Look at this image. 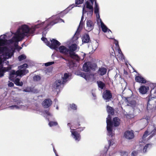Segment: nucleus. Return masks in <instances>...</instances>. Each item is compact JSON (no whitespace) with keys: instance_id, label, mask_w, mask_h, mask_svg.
<instances>
[{"instance_id":"obj_39","label":"nucleus","mask_w":156,"mask_h":156,"mask_svg":"<svg viewBox=\"0 0 156 156\" xmlns=\"http://www.w3.org/2000/svg\"><path fill=\"white\" fill-rule=\"evenodd\" d=\"M79 75L86 80V75L85 73L82 72H80L79 73Z\"/></svg>"},{"instance_id":"obj_20","label":"nucleus","mask_w":156,"mask_h":156,"mask_svg":"<svg viewBox=\"0 0 156 156\" xmlns=\"http://www.w3.org/2000/svg\"><path fill=\"white\" fill-rule=\"evenodd\" d=\"M99 7L98 4L96 2V0L95 1V7H94V12L96 14L97 17L99 18L100 16L99 14Z\"/></svg>"},{"instance_id":"obj_46","label":"nucleus","mask_w":156,"mask_h":156,"mask_svg":"<svg viewBox=\"0 0 156 156\" xmlns=\"http://www.w3.org/2000/svg\"><path fill=\"white\" fill-rule=\"evenodd\" d=\"M9 108L11 109H13L14 108H15L16 109H18L19 108V107L17 105H14L10 106H9Z\"/></svg>"},{"instance_id":"obj_41","label":"nucleus","mask_w":156,"mask_h":156,"mask_svg":"<svg viewBox=\"0 0 156 156\" xmlns=\"http://www.w3.org/2000/svg\"><path fill=\"white\" fill-rule=\"evenodd\" d=\"M54 62H49L44 64V66H51L53 64H54Z\"/></svg>"},{"instance_id":"obj_60","label":"nucleus","mask_w":156,"mask_h":156,"mask_svg":"<svg viewBox=\"0 0 156 156\" xmlns=\"http://www.w3.org/2000/svg\"><path fill=\"white\" fill-rule=\"evenodd\" d=\"M54 151L55 153V154H56H56H56V152H55L56 151H55V150H54Z\"/></svg>"},{"instance_id":"obj_48","label":"nucleus","mask_w":156,"mask_h":156,"mask_svg":"<svg viewBox=\"0 0 156 156\" xmlns=\"http://www.w3.org/2000/svg\"><path fill=\"white\" fill-rule=\"evenodd\" d=\"M122 156H127V153L125 151H123L121 152Z\"/></svg>"},{"instance_id":"obj_47","label":"nucleus","mask_w":156,"mask_h":156,"mask_svg":"<svg viewBox=\"0 0 156 156\" xmlns=\"http://www.w3.org/2000/svg\"><path fill=\"white\" fill-rule=\"evenodd\" d=\"M5 44V40L3 39H0V46H3Z\"/></svg>"},{"instance_id":"obj_5","label":"nucleus","mask_w":156,"mask_h":156,"mask_svg":"<svg viewBox=\"0 0 156 156\" xmlns=\"http://www.w3.org/2000/svg\"><path fill=\"white\" fill-rule=\"evenodd\" d=\"M50 41L51 43L48 41L47 45L51 49L56 50L61 44L58 41L54 39H52L51 40H50Z\"/></svg>"},{"instance_id":"obj_43","label":"nucleus","mask_w":156,"mask_h":156,"mask_svg":"<svg viewBox=\"0 0 156 156\" xmlns=\"http://www.w3.org/2000/svg\"><path fill=\"white\" fill-rule=\"evenodd\" d=\"M27 66H28V65L27 64L24 63V64H23V65L19 66V67L20 69H22V68H27Z\"/></svg>"},{"instance_id":"obj_49","label":"nucleus","mask_w":156,"mask_h":156,"mask_svg":"<svg viewBox=\"0 0 156 156\" xmlns=\"http://www.w3.org/2000/svg\"><path fill=\"white\" fill-rule=\"evenodd\" d=\"M83 18H84V16H82L81 18V20H80V25H83Z\"/></svg>"},{"instance_id":"obj_6","label":"nucleus","mask_w":156,"mask_h":156,"mask_svg":"<svg viewBox=\"0 0 156 156\" xmlns=\"http://www.w3.org/2000/svg\"><path fill=\"white\" fill-rule=\"evenodd\" d=\"M18 76H22L21 69H19L16 71L14 70H11L9 75V79L12 81L15 79V78Z\"/></svg>"},{"instance_id":"obj_36","label":"nucleus","mask_w":156,"mask_h":156,"mask_svg":"<svg viewBox=\"0 0 156 156\" xmlns=\"http://www.w3.org/2000/svg\"><path fill=\"white\" fill-rule=\"evenodd\" d=\"M149 135V132L148 131H146L142 137V139H144L146 138V137Z\"/></svg>"},{"instance_id":"obj_22","label":"nucleus","mask_w":156,"mask_h":156,"mask_svg":"<svg viewBox=\"0 0 156 156\" xmlns=\"http://www.w3.org/2000/svg\"><path fill=\"white\" fill-rule=\"evenodd\" d=\"M153 144H146L143 149V151L144 153L146 152L148 148V149L151 148Z\"/></svg>"},{"instance_id":"obj_18","label":"nucleus","mask_w":156,"mask_h":156,"mask_svg":"<svg viewBox=\"0 0 156 156\" xmlns=\"http://www.w3.org/2000/svg\"><path fill=\"white\" fill-rule=\"evenodd\" d=\"M43 24L44 22H42L41 24H39L37 25H35L34 27L32 28H30V31H29L28 34H33L35 30L36 29L40 27L41 26V25H43Z\"/></svg>"},{"instance_id":"obj_59","label":"nucleus","mask_w":156,"mask_h":156,"mask_svg":"<svg viewBox=\"0 0 156 156\" xmlns=\"http://www.w3.org/2000/svg\"><path fill=\"white\" fill-rule=\"evenodd\" d=\"M107 31L109 32V31H110L111 32V30H110V29H108V30H107Z\"/></svg>"},{"instance_id":"obj_35","label":"nucleus","mask_w":156,"mask_h":156,"mask_svg":"<svg viewBox=\"0 0 156 156\" xmlns=\"http://www.w3.org/2000/svg\"><path fill=\"white\" fill-rule=\"evenodd\" d=\"M33 79L34 80L39 81L41 79V77L38 75H36L34 76Z\"/></svg>"},{"instance_id":"obj_17","label":"nucleus","mask_w":156,"mask_h":156,"mask_svg":"<svg viewBox=\"0 0 156 156\" xmlns=\"http://www.w3.org/2000/svg\"><path fill=\"white\" fill-rule=\"evenodd\" d=\"M62 83L64 84V83L63 82H62L60 80H56L53 83V86L54 88L57 89Z\"/></svg>"},{"instance_id":"obj_26","label":"nucleus","mask_w":156,"mask_h":156,"mask_svg":"<svg viewBox=\"0 0 156 156\" xmlns=\"http://www.w3.org/2000/svg\"><path fill=\"white\" fill-rule=\"evenodd\" d=\"M6 71V68L2 67L0 68V77H2L4 76V73Z\"/></svg>"},{"instance_id":"obj_13","label":"nucleus","mask_w":156,"mask_h":156,"mask_svg":"<svg viewBox=\"0 0 156 156\" xmlns=\"http://www.w3.org/2000/svg\"><path fill=\"white\" fill-rule=\"evenodd\" d=\"M120 124V120L119 119L118 117H115L113 119L112 121V126L115 127L119 126Z\"/></svg>"},{"instance_id":"obj_16","label":"nucleus","mask_w":156,"mask_h":156,"mask_svg":"<svg viewBox=\"0 0 156 156\" xmlns=\"http://www.w3.org/2000/svg\"><path fill=\"white\" fill-rule=\"evenodd\" d=\"M82 42L83 43H88L90 41L89 35L87 34H85L83 35L82 38Z\"/></svg>"},{"instance_id":"obj_62","label":"nucleus","mask_w":156,"mask_h":156,"mask_svg":"<svg viewBox=\"0 0 156 156\" xmlns=\"http://www.w3.org/2000/svg\"><path fill=\"white\" fill-rule=\"evenodd\" d=\"M154 130L155 131H156V127L154 128Z\"/></svg>"},{"instance_id":"obj_37","label":"nucleus","mask_w":156,"mask_h":156,"mask_svg":"<svg viewBox=\"0 0 156 156\" xmlns=\"http://www.w3.org/2000/svg\"><path fill=\"white\" fill-rule=\"evenodd\" d=\"M70 107L72 109L74 110H76L77 109L76 106L74 104H73L72 105H70Z\"/></svg>"},{"instance_id":"obj_1","label":"nucleus","mask_w":156,"mask_h":156,"mask_svg":"<svg viewBox=\"0 0 156 156\" xmlns=\"http://www.w3.org/2000/svg\"><path fill=\"white\" fill-rule=\"evenodd\" d=\"M77 46L76 44H73L70 46L68 48L65 46L62 45L59 47V49L61 53L67 55L70 58L79 62L80 60V58L75 52L77 48Z\"/></svg>"},{"instance_id":"obj_24","label":"nucleus","mask_w":156,"mask_h":156,"mask_svg":"<svg viewBox=\"0 0 156 156\" xmlns=\"http://www.w3.org/2000/svg\"><path fill=\"white\" fill-rule=\"evenodd\" d=\"M97 83L99 87L101 89H103L105 87V84L103 82L101 81H98Z\"/></svg>"},{"instance_id":"obj_23","label":"nucleus","mask_w":156,"mask_h":156,"mask_svg":"<svg viewBox=\"0 0 156 156\" xmlns=\"http://www.w3.org/2000/svg\"><path fill=\"white\" fill-rule=\"evenodd\" d=\"M20 79L18 78H16L15 80L14 81L13 80V81H14V83L16 85L22 86L23 85V83L22 81L20 82Z\"/></svg>"},{"instance_id":"obj_32","label":"nucleus","mask_w":156,"mask_h":156,"mask_svg":"<svg viewBox=\"0 0 156 156\" xmlns=\"http://www.w3.org/2000/svg\"><path fill=\"white\" fill-rule=\"evenodd\" d=\"M8 50L7 48L6 47H0V51L2 53Z\"/></svg>"},{"instance_id":"obj_25","label":"nucleus","mask_w":156,"mask_h":156,"mask_svg":"<svg viewBox=\"0 0 156 156\" xmlns=\"http://www.w3.org/2000/svg\"><path fill=\"white\" fill-rule=\"evenodd\" d=\"M101 27L103 32L105 33L107 32L108 28L102 22H101Z\"/></svg>"},{"instance_id":"obj_51","label":"nucleus","mask_w":156,"mask_h":156,"mask_svg":"<svg viewBox=\"0 0 156 156\" xmlns=\"http://www.w3.org/2000/svg\"><path fill=\"white\" fill-rule=\"evenodd\" d=\"M128 103L132 105H135L136 104V102H135V101H129L128 102Z\"/></svg>"},{"instance_id":"obj_63","label":"nucleus","mask_w":156,"mask_h":156,"mask_svg":"<svg viewBox=\"0 0 156 156\" xmlns=\"http://www.w3.org/2000/svg\"><path fill=\"white\" fill-rule=\"evenodd\" d=\"M93 95L94 97H96V95H94L93 94Z\"/></svg>"},{"instance_id":"obj_53","label":"nucleus","mask_w":156,"mask_h":156,"mask_svg":"<svg viewBox=\"0 0 156 156\" xmlns=\"http://www.w3.org/2000/svg\"><path fill=\"white\" fill-rule=\"evenodd\" d=\"M87 12V11H86L85 10L84 8L83 7V12H82L83 14H82V16H84V14L85 13Z\"/></svg>"},{"instance_id":"obj_61","label":"nucleus","mask_w":156,"mask_h":156,"mask_svg":"<svg viewBox=\"0 0 156 156\" xmlns=\"http://www.w3.org/2000/svg\"><path fill=\"white\" fill-rule=\"evenodd\" d=\"M5 36H6V35H4V36H3V38H5Z\"/></svg>"},{"instance_id":"obj_8","label":"nucleus","mask_w":156,"mask_h":156,"mask_svg":"<svg viewBox=\"0 0 156 156\" xmlns=\"http://www.w3.org/2000/svg\"><path fill=\"white\" fill-rule=\"evenodd\" d=\"M56 21V20H54L51 22H49L48 23H46V22H43V24L45 23L46 25L45 26L43 27V30L45 31L50 28H51L52 26H53L55 24L58 23V22ZM43 25L44 24H43L42 25H41V27H42Z\"/></svg>"},{"instance_id":"obj_38","label":"nucleus","mask_w":156,"mask_h":156,"mask_svg":"<svg viewBox=\"0 0 156 156\" xmlns=\"http://www.w3.org/2000/svg\"><path fill=\"white\" fill-rule=\"evenodd\" d=\"M83 1L84 0H75V4L76 5L81 4Z\"/></svg>"},{"instance_id":"obj_52","label":"nucleus","mask_w":156,"mask_h":156,"mask_svg":"<svg viewBox=\"0 0 156 156\" xmlns=\"http://www.w3.org/2000/svg\"><path fill=\"white\" fill-rule=\"evenodd\" d=\"M14 85V83L12 82H10L8 84V86L10 87H13Z\"/></svg>"},{"instance_id":"obj_64","label":"nucleus","mask_w":156,"mask_h":156,"mask_svg":"<svg viewBox=\"0 0 156 156\" xmlns=\"http://www.w3.org/2000/svg\"><path fill=\"white\" fill-rule=\"evenodd\" d=\"M70 124L69 123L68 124V125L69 126Z\"/></svg>"},{"instance_id":"obj_29","label":"nucleus","mask_w":156,"mask_h":156,"mask_svg":"<svg viewBox=\"0 0 156 156\" xmlns=\"http://www.w3.org/2000/svg\"><path fill=\"white\" fill-rule=\"evenodd\" d=\"M26 58V56L25 55H24L23 54L21 55H20L18 57V58L19 59V60L20 61H22L23 60H24Z\"/></svg>"},{"instance_id":"obj_50","label":"nucleus","mask_w":156,"mask_h":156,"mask_svg":"<svg viewBox=\"0 0 156 156\" xmlns=\"http://www.w3.org/2000/svg\"><path fill=\"white\" fill-rule=\"evenodd\" d=\"M41 40L43 41H44V42H45V43L47 44V42H48V40H47V39L45 38V37H42L41 38Z\"/></svg>"},{"instance_id":"obj_12","label":"nucleus","mask_w":156,"mask_h":156,"mask_svg":"<svg viewBox=\"0 0 156 156\" xmlns=\"http://www.w3.org/2000/svg\"><path fill=\"white\" fill-rule=\"evenodd\" d=\"M94 24L93 22L90 20L87 21V30L89 31L92 30L94 28Z\"/></svg>"},{"instance_id":"obj_27","label":"nucleus","mask_w":156,"mask_h":156,"mask_svg":"<svg viewBox=\"0 0 156 156\" xmlns=\"http://www.w3.org/2000/svg\"><path fill=\"white\" fill-rule=\"evenodd\" d=\"M80 122L79 121V119L78 118L76 122H75L73 125L74 127L75 128L80 126Z\"/></svg>"},{"instance_id":"obj_3","label":"nucleus","mask_w":156,"mask_h":156,"mask_svg":"<svg viewBox=\"0 0 156 156\" xmlns=\"http://www.w3.org/2000/svg\"><path fill=\"white\" fill-rule=\"evenodd\" d=\"M96 67V64L88 62L84 64L83 69L84 71L88 72L90 70H94Z\"/></svg>"},{"instance_id":"obj_42","label":"nucleus","mask_w":156,"mask_h":156,"mask_svg":"<svg viewBox=\"0 0 156 156\" xmlns=\"http://www.w3.org/2000/svg\"><path fill=\"white\" fill-rule=\"evenodd\" d=\"M90 9V10L88 12L87 14L90 16H92L93 13V9Z\"/></svg>"},{"instance_id":"obj_33","label":"nucleus","mask_w":156,"mask_h":156,"mask_svg":"<svg viewBox=\"0 0 156 156\" xmlns=\"http://www.w3.org/2000/svg\"><path fill=\"white\" fill-rule=\"evenodd\" d=\"M29 71L28 70L26 69H21L22 76H24L28 73Z\"/></svg>"},{"instance_id":"obj_34","label":"nucleus","mask_w":156,"mask_h":156,"mask_svg":"<svg viewBox=\"0 0 156 156\" xmlns=\"http://www.w3.org/2000/svg\"><path fill=\"white\" fill-rule=\"evenodd\" d=\"M65 55L66 56V57H64L63 56H61L60 58L65 60L66 61H69V58H70L69 56H68L67 55Z\"/></svg>"},{"instance_id":"obj_15","label":"nucleus","mask_w":156,"mask_h":156,"mask_svg":"<svg viewBox=\"0 0 156 156\" xmlns=\"http://www.w3.org/2000/svg\"><path fill=\"white\" fill-rule=\"evenodd\" d=\"M72 134L74 136V138L75 140L79 141L80 139V133H78L77 131H72Z\"/></svg>"},{"instance_id":"obj_7","label":"nucleus","mask_w":156,"mask_h":156,"mask_svg":"<svg viewBox=\"0 0 156 156\" xmlns=\"http://www.w3.org/2000/svg\"><path fill=\"white\" fill-rule=\"evenodd\" d=\"M102 97L107 102L109 101L112 98V94L111 91L108 90H105L103 93Z\"/></svg>"},{"instance_id":"obj_31","label":"nucleus","mask_w":156,"mask_h":156,"mask_svg":"<svg viewBox=\"0 0 156 156\" xmlns=\"http://www.w3.org/2000/svg\"><path fill=\"white\" fill-rule=\"evenodd\" d=\"M86 4L87 8L89 9H93L92 5H91L90 2H89L87 1L86 2Z\"/></svg>"},{"instance_id":"obj_56","label":"nucleus","mask_w":156,"mask_h":156,"mask_svg":"<svg viewBox=\"0 0 156 156\" xmlns=\"http://www.w3.org/2000/svg\"><path fill=\"white\" fill-rule=\"evenodd\" d=\"M86 54L85 53H84L82 55V57H83V59L84 58H85V56H86Z\"/></svg>"},{"instance_id":"obj_2","label":"nucleus","mask_w":156,"mask_h":156,"mask_svg":"<svg viewBox=\"0 0 156 156\" xmlns=\"http://www.w3.org/2000/svg\"><path fill=\"white\" fill-rule=\"evenodd\" d=\"M30 31V27L26 24L22 25L20 28L18 29L16 32L10 40V42L17 43L21 41L24 37L28 34Z\"/></svg>"},{"instance_id":"obj_57","label":"nucleus","mask_w":156,"mask_h":156,"mask_svg":"<svg viewBox=\"0 0 156 156\" xmlns=\"http://www.w3.org/2000/svg\"><path fill=\"white\" fill-rule=\"evenodd\" d=\"M90 0V2L92 5L94 2V1H95L96 0Z\"/></svg>"},{"instance_id":"obj_19","label":"nucleus","mask_w":156,"mask_h":156,"mask_svg":"<svg viewBox=\"0 0 156 156\" xmlns=\"http://www.w3.org/2000/svg\"><path fill=\"white\" fill-rule=\"evenodd\" d=\"M107 69L104 67H101L99 68L98 71V73L101 76L105 75L107 72Z\"/></svg>"},{"instance_id":"obj_44","label":"nucleus","mask_w":156,"mask_h":156,"mask_svg":"<svg viewBox=\"0 0 156 156\" xmlns=\"http://www.w3.org/2000/svg\"><path fill=\"white\" fill-rule=\"evenodd\" d=\"M138 153L137 151H134L131 153V156H136Z\"/></svg>"},{"instance_id":"obj_58","label":"nucleus","mask_w":156,"mask_h":156,"mask_svg":"<svg viewBox=\"0 0 156 156\" xmlns=\"http://www.w3.org/2000/svg\"><path fill=\"white\" fill-rule=\"evenodd\" d=\"M154 136V135H153V134L151 135L149 137V139L151 138L152 137H153Z\"/></svg>"},{"instance_id":"obj_4","label":"nucleus","mask_w":156,"mask_h":156,"mask_svg":"<svg viewBox=\"0 0 156 156\" xmlns=\"http://www.w3.org/2000/svg\"><path fill=\"white\" fill-rule=\"evenodd\" d=\"M107 129L108 133V135L112 136V124L111 117L110 115H108L106 119Z\"/></svg>"},{"instance_id":"obj_30","label":"nucleus","mask_w":156,"mask_h":156,"mask_svg":"<svg viewBox=\"0 0 156 156\" xmlns=\"http://www.w3.org/2000/svg\"><path fill=\"white\" fill-rule=\"evenodd\" d=\"M58 124V123L56 122L50 121L49 123V125L51 127L57 126Z\"/></svg>"},{"instance_id":"obj_14","label":"nucleus","mask_w":156,"mask_h":156,"mask_svg":"<svg viewBox=\"0 0 156 156\" xmlns=\"http://www.w3.org/2000/svg\"><path fill=\"white\" fill-rule=\"evenodd\" d=\"M135 80L136 82L141 83H145L147 82L146 80L141 76H136Z\"/></svg>"},{"instance_id":"obj_21","label":"nucleus","mask_w":156,"mask_h":156,"mask_svg":"<svg viewBox=\"0 0 156 156\" xmlns=\"http://www.w3.org/2000/svg\"><path fill=\"white\" fill-rule=\"evenodd\" d=\"M107 111L108 113L112 115H113L114 114V108L109 105L107 106Z\"/></svg>"},{"instance_id":"obj_40","label":"nucleus","mask_w":156,"mask_h":156,"mask_svg":"<svg viewBox=\"0 0 156 156\" xmlns=\"http://www.w3.org/2000/svg\"><path fill=\"white\" fill-rule=\"evenodd\" d=\"M85 128V127H80L78 128H76V129H77V130L76 131H77V132H80L82 131Z\"/></svg>"},{"instance_id":"obj_55","label":"nucleus","mask_w":156,"mask_h":156,"mask_svg":"<svg viewBox=\"0 0 156 156\" xmlns=\"http://www.w3.org/2000/svg\"><path fill=\"white\" fill-rule=\"evenodd\" d=\"M151 96H149V97L148 103L151 100V99H152V98H151Z\"/></svg>"},{"instance_id":"obj_54","label":"nucleus","mask_w":156,"mask_h":156,"mask_svg":"<svg viewBox=\"0 0 156 156\" xmlns=\"http://www.w3.org/2000/svg\"><path fill=\"white\" fill-rule=\"evenodd\" d=\"M11 68L10 67H7V68H6V71H9L11 69Z\"/></svg>"},{"instance_id":"obj_11","label":"nucleus","mask_w":156,"mask_h":156,"mask_svg":"<svg viewBox=\"0 0 156 156\" xmlns=\"http://www.w3.org/2000/svg\"><path fill=\"white\" fill-rule=\"evenodd\" d=\"M149 87L144 85L141 86L139 89L140 92L142 94H146L149 90Z\"/></svg>"},{"instance_id":"obj_45","label":"nucleus","mask_w":156,"mask_h":156,"mask_svg":"<svg viewBox=\"0 0 156 156\" xmlns=\"http://www.w3.org/2000/svg\"><path fill=\"white\" fill-rule=\"evenodd\" d=\"M55 20L56 21H56H57L58 23L60 22H64V20L60 18V17L57 18L55 19Z\"/></svg>"},{"instance_id":"obj_10","label":"nucleus","mask_w":156,"mask_h":156,"mask_svg":"<svg viewBox=\"0 0 156 156\" xmlns=\"http://www.w3.org/2000/svg\"><path fill=\"white\" fill-rule=\"evenodd\" d=\"M52 104V101L49 98L44 100L42 103V105L43 107L47 108L50 107Z\"/></svg>"},{"instance_id":"obj_28","label":"nucleus","mask_w":156,"mask_h":156,"mask_svg":"<svg viewBox=\"0 0 156 156\" xmlns=\"http://www.w3.org/2000/svg\"><path fill=\"white\" fill-rule=\"evenodd\" d=\"M69 75L67 73H65L64 74V77H62V80H63V82L65 83L66 81V79L69 77Z\"/></svg>"},{"instance_id":"obj_9","label":"nucleus","mask_w":156,"mask_h":156,"mask_svg":"<svg viewBox=\"0 0 156 156\" xmlns=\"http://www.w3.org/2000/svg\"><path fill=\"white\" fill-rule=\"evenodd\" d=\"M125 137L128 140H131L134 137V134L133 130H127L126 131L124 134Z\"/></svg>"}]
</instances>
